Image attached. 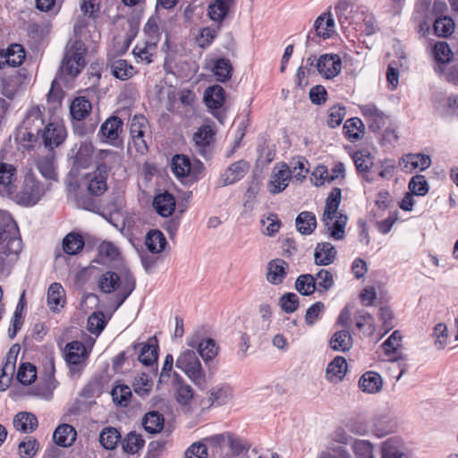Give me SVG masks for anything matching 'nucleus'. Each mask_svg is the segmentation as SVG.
<instances>
[{"label": "nucleus", "mask_w": 458, "mask_h": 458, "mask_svg": "<svg viewBox=\"0 0 458 458\" xmlns=\"http://www.w3.org/2000/svg\"><path fill=\"white\" fill-rule=\"evenodd\" d=\"M342 68V61L338 55H322L316 63V69L320 75L326 79H332L337 76Z\"/></svg>", "instance_id": "obj_15"}, {"label": "nucleus", "mask_w": 458, "mask_h": 458, "mask_svg": "<svg viewBox=\"0 0 458 458\" xmlns=\"http://www.w3.org/2000/svg\"><path fill=\"white\" fill-rule=\"evenodd\" d=\"M23 248L19 227L12 216L0 210V276L10 275Z\"/></svg>", "instance_id": "obj_1"}, {"label": "nucleus", "mask_w": 458, "mask_h": 458, "mask_svg": "<svg viewBox=\"0 0 458 458\" xmlns=\"http://www.w3.org/2000/svg\"><path fill=\"white\" fill-rule=\"evenodd\" d=\"M433 28L436 35L446 38L454 32V22L449 16H442L435 20Z\"/></svg>", "instance_id": "obj_56"}, {"label": "nucleus", "mask_w": 458, "mask_h": 458, "mask_svg": "<svg viewBox=\"0 0 458 458\" xmlns=\"http://www.w3.org/2000/svg\"><path fill=\"white\" fill-rule=\"evenodd\" d=\"M171 170L178 178L191 176L197 180L199 173L203 170V164L198 161L195 165H191L190 158L183 154H177L171 160Z\"/></svg>", "instance_id": "obj_10"}, {"label": "nucleus", "mask_w": 458, "mask_h": 458, "mask_svg": "<svg viewBox=\"0 0 458 458\" xmlns=\"http://www.w3.org/2000/svg\"><path fill=\"white\" fill-rule=\"evenodd\" d=\"M198 352L207 363L212 360L218 354V346L212 338L201 339Z\"/></svg>", "instance_id": "obj_57"}, {"label": "nucleus", "mask_w": 458, "mask_h": 458, "mask_svg": "<svg viewBox=\"0 0 458 458\" xmlns=\"http://www.w3.org/2000/svg\"><path fill=\"white\" fill-rule=\"evenodd\" d=\"M37 378L36 367L30 363H23L18 369L17 379L22 385H30Z\"/></svg>", "instance_id": "obj_64"}, {"label": "nucleus", "mask_w": 458, "mask_h": 458, "mask_svg": "<svg viewBox=\"0 0 458 458\" xmlns=\"http://www.w3.org/2000/svg\"><path fill=\"white\" fill-rule=\"evenodd\" d=\"M107 174L96 168L94 171L86 173L81 177V186L93 196H102L107 190Z\"/></svg>", "instance_id": "obj_11"}, {"label": "nucleus", "mask_w": 458, "mask_h": 458, "mask_svg": "<svg viewBox=\"0 0 458 458\" xmlns=\"http://www.w3.org/2000/svg\"><path fill=\"white\" fill-rule=\"evenodd\" d=\"M87 47L81 40H75L66 50L62 61L60 76L74 78L85 66Z\"/></svg>", "instance_id": "obj_4"}, {"label": "nucleus", "mask_w": 458, "mask_h": 458, "mask_svg": "<svg viewBox=\"0 0 458 458\" xmlns=\"http://www.w3.org/2000/svg\"><path fill=\"white\" fill-rule=\"evenodd\" d=\"M313 276L315 277L318 292H327L334 285V276L329 270L321 268Z\"/></svg>", "instance_id": "obj_59"}, {"label": "nucleus", "mask_w": 458, "mask_h": 458, "mask_svg": "<svg viewBox=\"0 0 458 458\" xmlns=\"http://www.w3.org/2000/svg\"><path fill=\"white\" fill-rule=\"evenodd\" d=\"M98 170L106 174L115 166L119 165L122 161V157L116 151L110 149H100L97 154Z\"/></svg>", "instance_id": "obj_23"}, {"label": "nucleus", "mask_w": 458, "mask_h": 458, "mask_svg": "<svg viewBox=\"0 0 458 458\" xmlns=\"http://www.w3.org/2000/svg\"><path fill=\"white\" fill-rule=\"evenodd\" d=\"M47 188L31 175L24 179L21 189L15 195V201L25 207L36 205L44 196Z\"/></svg>", "instance_id": "obj_6"}, {"label": "nucleus", "mask_w": 458, "mask_h": 458, "mask_svg": "<svg viewBox=\"0 0 458 458\" xmlns=\"http://www.w3.org/2000/svg\"><path fill=\"white\" fill-rule=\"evenodd\" d=\"M37 167L43 177L48 180L56 182L58 174L55 164V157L53 154H48L45 157H38L37 161Z\"/></svg>", "instance_id": "obj_37"}, {"label": "nucleus", "mask_w": 458, "mask_h": 458, "mask_svg": "<svg viewBox=\"0 0 458 458\" xmlns=\"http://www.w3.org/2000/svg\"><path fill=\"white\" fill-rule=\"evenodd\" d=\"M76 430L69 424H63L58 426L54 434L53 439L55 443L62 447L71 446L76 439Z\"/></svg>", "instance_id": "obj_33"}, {"label": "nucleus", "mask_w": 458, "mask_h": 458, "mask_svg": "<svg viewBox=\"0 0 458 458\" xmlns=\"http://www.w3.org/2000/svg\"><path fill=\"white\" fill-rule=\"evenodd\" d=\"M111 396L114 404L127 407L131 398V390L126 385H117L113 387Z\"/></svg>", "instance_id": "obj_51"}, {"label": "nucleus", "mask_w": 458, "mask_h": 458, "mask_svg": "<svg viewBox=\"0 0 458 458\" xmlns=\"http://www.w3.org/2000/svg\"><path fill=\"white\" fill-rule=\"evenodd\" d=\"M430 165V157L421 153L407 154L403 156L399 160V165L405 173H411L416 169L424 171L428 168Z\"/></svg>", "instance_id": "obj_17"}, {"label": "nucleus", "mask_w": 458, "mask_h": 458, "mask_svg": "<svg viewBox=\"0 0 458 458\" xmlns=\"http://www.w3.org/2000/svg\"><path fill=\"white\" fill-rule=\"evenodd\" d=\"M232 1L233 0H213L208 4L209 18L214 21H222L228 13Z\"/></svg>", "instance_id": "obj_44"}, {"label": "nucleus", "mask_w": 458, "mask_h": 458, "mask_svg": "<svg viewBox=\"0 0 458 458\" xmlns=\"http://www.w3.org/2000/svg\"><path fill=\"white\" fill-rule=\"evenodd\" d=\"M214 131L209 125H203L193 134L196 151L202 157H207L209 153L210 144L213 141Z\"/></svg>", "instance_id": "obj_19"}, {"label": "nucleus", "mask_w": 458, "mask_h": 458, "mask_svg": "<svg viewBox=\"0 0 458 458\" xmlns=\"http://www.w3.org/2000/svg\"><path fill=\"white\" fill-rule=\"evenodd\" d=\"M44 125V120L40 108L37 106L30 107L19 129V135H21L22 140L36 142Z\"/></svg>", "instance_id": "obj_7"}, {"label": "nucleus", "mask_w": 458, "mask_h": 458, "mask_svg": "<svg viewBox=\"0 0 458 458\" xmlns=\"http://www.w3.org/2000/svg\"><path fill=\"white\" fill-rule=\"evenodd\" d=\"M408 187L411 194L416 196H425L429 190L425 176L421 174L412 176L409 182Z\"/></svg>", "instance_id": "obj_61"}, {"label": "nucleus", "mask_w": 458, "mask_h": 458, "mask_svg": "<svg viewBox=\"0 0 458 458\" xmlns=\"http://www.w3.org/2000/svg\"><path fill=\"white\" fill-rule=\"evenodd\" d=\"M316 35L319 38H329L335 31V20L331 13H324L314 22Z\"/></svg>", "instance_id": "obj_26"}, {"label": "nucleus", "mask_w": 458, "mask_h": 458, "mask_svg": "<svg viewBox=\"0 0 458 458\" xmlns=\"http://www.w3.org/2000/svg\"><path fill=\"white\" fill-rule=\"evenodd\" d=\"M340 442L349 444L356 458H375L373 445L368 440L345 436L340 438Z\"/></svg>", "instance_id": "obj_24"}, {"label": "nucleus", "mask_w": 458, "mask_h": 458, "mask_svg": "<svg viewBox=\"0 0 458 458\" xmlns=\"http://www.w3.org/2000/svg\"><path fill=\"white\" fill-rule=\"evenodd\" d=\"M359 386L364 393L377 394L382 389L383 380L378 373L367 371L360 377Z\"/></svg>", "instance_id": "obj_31"}, {"label": "nucleus", "mask_w": 458, "mask_h": 458, "mask_svg": "<svg viewBox=\"0 0 458 458\" xmlns=\"http://www.w3.org/2000/svg\"><path fill=\"white\" fill-rule=\"evenodd\" d=\"M25 50L20 44H12L0 53V69L5 64L12 67L20 66L25 60Z\"/></svg>", "instance_id": "obj_18"}, {"label": "nucleus", "mask_w": 458, "mask_h": 458, "mask_svg": "<svg viewBox=\"0 0 458 458\" xmlns=\"http://www.w3.org/2000/svg\"><path fill=\"white\" fill-rule=\"evenodd\" d=\"M110 71L113 76L121 81L128 80L136 73L135 68L124 59L112 61Z\"/></svg>", "instance_id": "obj_39"}, {"label": "nucleus", "mask_w": 458, "mask_h": 458, "mask_svg": "<svg viewBox=\"0 0 458 458\" xmlns=\"http://www.w3.org/2000/svg\"><path fill=\"white\" fill-rule=\"evenodd\" d=\"M64 289L59 283L52 284L47 291V303L52 310H57L64 302Z\"/></svg>", "instance_id": "obj_49"}, {"label": "nucleus", "mask_w": 458, "mask_h": 458, "mask_svg": "<svg viewBox=\"0 0 458 458\" xmlns=\"http://www.w3.org/2000/svg\"><path fill=\"white\" fill-rule=\"evenodd\" d=\"M145 444L142 437L136 432H130L123 441L124 452L134 454L143 448Z\"/></svg>", "instance_id": "obj_58"}, {"label": "nucleus", "mask_w": 458, "mask_h": 458, "mask_svg": "<svg viewBox=\"0 0 458 458\" xmlns=\"http://www.w3.org/2000/svg\"><path fill=\"white\" fill-rule=\"evenodd\" d=\"M295 225L300 233L311 234L317 226L316 216L312 212L302 211L297 216Z\"/></svg>", "instance_id": "obj_38"}, {"label": "nucleus", "mask_w": 458, "mask_h": 458, "mask_svg": "<svg viewBox=\"0 0 458 458\" xmlns=\"http://www.w3.org/2000/svg\"><path fill=\"white\" fill-rule=\"evenodd\" d=\"M204 101L209 109H220L225 101L224 89L220 85L208 87L204 92Z\"/></svg>", "instance_id": "obj_30"}, {"label": "nucleus", "mask_w": 458, "mask_h": 458, "mask_svg": "<svg viewBox=\"0 0 458 458\" xmlns=\"http://www.w3.org/2000/svg\"><path fill=\"white\" fill-rule=\"evenodd\" d=\"M342 199L339 188H334L326 199L325 209L321 217L325 233L335 241L344 240L348 217L338 211Z\"/></svg>", "instance_id": "obj_2"}, {"label": "nucleus", "mask_w": 458, "mask_h": 458, "mask_svg": "<svg viewBox=\"0 0 458 458\" xmlns=\"http://www.w3.org/2000/svg\"><path fill=\"white\" fill-rule=\"evenodd\" d=\"M295 289L301 295H310L316 291L315 277L310 274L299 276L295 282Z\"/></svg>", "instance_id": "obj_54"}, {"label": "nucleus", "mask_w": 458, "mask_h": 458, "mask_svg": "<svg viewBox=\"0 0 458 458\" xmlns=\"http://www.w3.org/2000/svg\"><path fill=\"white\" fill-rule=\"evenodd\" d=\"M267 268V280L276 285L284 281L287 274L288 264L281 259H276L268 262Z\"/></svg>", "instance_id": "obj_28"}, {"label": "nucleus", "mask_w": 458, "mask_h": 458, "mask_svg": "<svg viewBox=\"0 0 458 458\" xmlns=\"http://www.w3.org/2000/svg\"><path fill=\"white\" fill-rule=\"evenodd\" d=\"M14 428L23 433L32 432L38 427L36 416L30 412H19L13 418Z\"/></svg>", "instance_id": "obj_35"}, {"label": "nucleus", "mask_w": 458, "mask_h": 458, "mask_svg": "<svg viewBox=\"0 0 458 458\" xmlns=\"http://www.w3.org/2000/svg\"><path fill=\"white\" fill-rule=\"evenodd\" d=\"M345 137L351 141L354 142L364 134V124L361 119L353 117L346 120L344 125Z\"/></svg>", "instance_id": "obj_41"}, {"label": "nucleus", "mask_w": 458, "mask_h": 458, "mask_svg": "<svg viewBox=\"0 0 458 458\" xmlns=\"http://www.w3.org/2000/svg\"><path fill=\"white\" fill-rule=\"evenodd\" d=\"M72 160V167L70 174H76L80 169H85L91 164L94 147L91 142H81L78 147H74L71 150Z\"/></svg>", "instance_id": "obj_13"}, {"label": "nucleus", "mask_w": 458, "mask_h": 458, "mask_svg": "<svg viewBox=\"0 0 458 458\" xmlns=\"http://www.w3.org/2000/svg\"><path fill=\"white\" fill-rule=\"evenodd\" d=\"M397 423L395 420L387 414H380L374 417L371 431L377 437H383L395 431Z\"/></svg>", "instance_id": "obj_20"}, {"label": "nucleus", "mask_w": 458, "mask_h": 458, "mask_svg": "<svg viewBox=\"0 0 458 458\" xmlns=\"http://www.w3.org/2000/svg\"><path fill=\"white\" fill-rule=\"evenodd\" d=\"M121 441L120 432L113 427L104 428L99 435V442L105 449L113 450Z\"/></svg>", "instance_id": "obj_46"}, {"label": "nucleus", "mask_w": 458, "mask_h": 458, "mask_svg": "<svg viewBox=\"0 0 458 458\" xmlns=\"http://www.w3.org/2000/svg\"><path fill=\"white\" fill-rule=\"evenodd\" d=\"M381 458H410L401 439L391 437L382 443Z\"/></svg>", "instance_id": "obj_22"}, {"label": "nucleus", "mask_w": 458, "mask_h": 458, "mask_svg": "<svg viewBox=\"0 0 458 458\" xmlns=\"http://www.w3.org/2000/svg\"><path fill=\"white\" fill-rule=\"evenodd\" d=\"M359 108L372 131H379L386 123V115L374 103L360 105Z\"/></svg>", "instance_id": "obj_14"}, {"label": "nucleus", "mask_w": 458, "mask_h": 458, "mask_svg": "<svg viewBox=\"0 0 458 458\" xmlns=\"http://www.w3.org/2000/svg\"><path fill=\"white\" fill-rule=\"evenodd\" d=\"M91 108L89 100L85 97H77L71 103L70 114L72 119L81 121L90 114Z\"/></svg>", "instance_id": "obj_36"}, {"label": "nucleus", "mask_w": 458, "mask_h": 458, "mask_svg": "<svg viewBox=\"0 0 458 458\" xmlns=\"http://www.w3.org/2000/svg\"><path fill=\"white\" fill-rule=\"evenodd\" d=\"M250 165L245 160H239L232 164L221 175L223 186L233 184L241 180L248 172Z\"/></svg>", "instance_id": "obj_21"}, {"label": "nucleus", "mask_w": 458, "mask_h": 458, "mask_svg": "<svg viewBox=\"0 0 458 458\" xmlns=\"http://www.w3.org/2000/svg\"><path fill=\"white\" fill-rule=\"evenodd\" d=\"M153 207L157 213L164 217L171 216L175 209V199L168 192L157 194L153 200Z\"/></svg>", "instance_id": "obj_29"}, {"label": "nucleus", "mask_w": 458, "mask_h": 458, "mask_svg": "<svg viewBox=\"0 0 458 458\" xmlns=\"http://www.w3.org/2000/svg\"><path fill=\"white\" fill-rule=\"evenodd\" d=\"M88 352L85 345L80 341L68 343L64 349V359L71 374L80 373L86 365Z\"/></svg>", "instance_id": "obj_8"}, {"label": "nucleus", "mask_w": 458, "mask_h": 458, "mask_svg": "<svg viewBox=\"0 0 458 458\" xmlns=\"http://www.w3.org/2000/svg\"><path fill=\"white\" fill-rule=\"evenodd\" d=\"M83 247V237L78 233H70L63 240V250L68 255L79 253Z\"/></svg>", "instance_id": "obj_45"}, {"label": "nucleus", "mask_w": 458, "mask_h": 458, "mask_svg": "<svg viewBox=\"0 0 458 458\" xmlns=\"http://www.w3.org/2000/svg\"><path fill=\"white\" fill-rule=\"evenodd\" d=\"M352 160L359 173H368L374 164V157L366 150L356 151Z\"/></svg>", "instance_id": "obj_53"}, {"label": "nucleus", "mask_w": 458, "mask_h": 458, "mask_svg": "<svg viewBox=\"0 0 458 458\" xmlns=\"http://www.w3.org/2000/svg\"><path fill=\"white\" fill-rule=\"evenodd\" d=\"M292 171L285 163L276 164L272 169L267 183V190L271 194L282 192L289 184Z\"/></svg>", "instance_id": "obj_12"}, {"label": "nucleus", "mask_w": 458, "mask_h": 458, "mask_svg": "<svg viewBox=\"0 0 458 458\" xmlns=\"http://www.w3.org/2000/svg\"><path fill=\"white\" fill-rule=\"evenodd\" d=\"M15 168L12 165L0 163V194L11 195L13 192Z\"/></svg>", "instance_id": "obj_34"}, {"label": "nucleus", "mask_w": 458, "mask_h": 458, "mask_svg": "<svg viewBox=\"0 0 458 458\" xmlns=\"http://www.w3.org/2000/svg\"><path fill=\"white\" fill-rule=\"evenodd\" d=\"M164 422L163 415L156 411L146 413L142 420L144 429L150 434L160 432L164 428Z\"/></svg>", "instance_id": "obj_42"}, {"label": "nucleus", "mask_w": 458, "mask_h": 458, "mask_svg": "<svg viewBox=\"0 0 458 458\" xmlns=\"http://www.w3.org/2000/svg\"><path fill=\"white\" fill-rule=\"evenodd\" d=\"M139 360L145 366H153L157 361V350L152 344H146L142 346L139 355Z\"/></svg>", "instance_id": "obj_63"}, {"label": "nucleus", "mask_w": 458, "mask_h": 458, "mask_svg": "<svg viewBox=\"0 0 458 458\" xmlns=\"http://www.w3.org/2000/svg\"><path fill=\"white\" fill-rule=\"evenodd\" d=\"M167 242L162 232L151 230L147 233L145 245L152 253H160L165 247Z\"/></svg>", "instance_id": "obj_43"}, {"label": "nucleus", "mask_w": 458, "mask_h": 458, "mask_svg": "<svg viewBox=\"0 0 458 458\" xmlns=\"http://www.w3.org/2000/svg\"><path fill=\"white\" fill-rule=\"evenodd\" d=\"M98 285L103 293L116 292L114 310H117L134 291L136 282L130 271H123L121 275L114 271H106L98 277Z\"/></svg>", "instance_id": "obj_3"}, {"label": "nucleus", "mask_w": 458, "mask_h": 458, "mask_svg": "<svg viewBox=\"0 0 458 458\" xmlns=\"http://www.w3.org/2000/svg\"><path fill=\"white\" fill-rule=\"evenodd\" d=\"M157 44L145 40L142 44H137L134 47L132 53L136 58L140 59V61H143L146 64H150L152 62V56L157 49Z\"/></svg>", "instance_id": "obj_55"}, {"label": "nucleus", "mask_w": 458, "mask_h": 458, "mask_svg": "<svg viewBox=\"0 0 458 458\" xmlns=\"http://www.w3.org/2000/svg\"><path fill=\"white\" fill-rule=\"evenodd\" d=\"M123 131V122L116 115L107 118L100 126L98 135L102 141L107 142L114 147L123 143L121 138Z\"/></svg>", "instance_id": "obj_9"}, {"label": "nucleus", "mask_w": 458, "mask_h": 458, "mask_svg": "<svg viewBox=\"0 0 458 458\" xmlns=\"http://www.w3.org/2000/svg\"><path fill=\"white\" fill-rule=\"evenodd\" d=\"M175 366L181 369L196 386L202 387L206 384V376L202 365L193 350H185L178 356Z\"/></svg>", "instance_id": "obj_5"}, {"label": "nucleus", "mask_w": 458, "mask_h": 458, "mask_svg": "<svg viewBox=\"0 0 458 458\" xmlns=\"http://www.w3.org/2000/svg\"><path fill=\"white\" fill-rule=\"evenodd\" d=\"M347 371L346 360L342 356H336L328 365L326 370L327 379L333 383H338L345 376Z\"/></svg>", "instance_id": "obj_32"}, {"label": "nucleus", "mask_w": 458, "mask_h": 458, "mask_svg": "<svg viewBox=\"0 0 458 458\" xmlns=\"http://www.w3.org/2000/svg\"><path fill=\"white\" fill-rule=\"evenodd\" d=\"M174 398L176 402L182 405H189L194 397L193 388L188 385L177 373L174 374Z\"/></svg>", "instance_id": "obj_25"}, {"label": "nucleus", "mask_w": 458, "mask_h": 458, "mask_svg": "<svg viewBox=\"0 0 458 458\" xmlns=\"http://www.w3.org/2000/svg\"><path fill=\"white\" fill-rule=\"evenodd\" d=\"M335 12L343 27L351 24V14L353 12V4L350 0H339L335 6Z\"/></svg>", "instance_id": "obj_52"}, {"label": "nucleus", "mask_w": 458, "mask_h": 458, "mask_svg": "<svg viewBox=\"0 0 458 458\" xmlns=\"http://www.w3.org/2000/svg\"><path fill=\"white\" fill-rule=\"evenodd\" d=\"M39 444L36 438L26 437L18 445L19 454L21 458H33L38 450Z\"/></svg>", "instance_id": "obj_60"}, {"label": "nucleus", "mask_w": 458, "mask_h": 458, "mask_svg": "<svg viewBox=\"0 0 458 458\" xmlns=\"http://www.w3.org/2000/svg\"><path fill=\"white\" fill-rule=\"evenodd\" d=\"M39 137L44 145L54 149L60 146L66 138V130L64 125L51 123L47 124L44 130H41Z\"/></svg>", "instance_id": "obj_16"}, {"label": "nucleus", "mask_w": 458, "mask_h": 458, "mask_svg": "<svg viewBox=\"0 0 458 458\" xmlns=\"http://www.w3.org/2000/svg\"><path fill=\"white\" fill-rule=\"evenodd\" d=\"M402 346V335L400 331H394L389 337L382 344L381 347L384 350L385 354L391 360H395L398 358L394 357L397 351Z\"/></svg>", "instance_id": "obj_48"}, {"label": "nucleus", "mask_w": 458, "mask_h": 458, "mask_svg": "<svg viewBox=\"0 0 458 458\" xmlns=\"http://www.w3.org/2000/svg\"><path fill=\"white\" fill-rule=\"evenodd\" d=\"M233 396V390L230 386L222 384L214 386L210 390L209 399L213 404L223 405L227 403Z\"/></svg>", "instance_id": "obj_47"}, {"label": "nucleus", "mask_w": 458, "mask_h": 458, "mask_svg": "<svg viewBox=\"0 0 458 458\" xmlns=\"http://www.w3.org/2000/svg\"><path fill=\"white\" fill-rule=\"evenodd\" d=\"M152 380L145 373H142L141 375H139L134 378V392L141 397L148 395L150 390L152 389Z\"/></svg>", "instance_id": "obj_62"}, {"label": "nucleus", "mask_w": 458, "mask_h": 458, "mask_svg": "<svg viewBox=\"0 0 458 458\" xmlns=\"http://www.w3.org/2000/svg\"><path fill=\"white\" fill-rule=\"evenodd\" d=\"M232 70V64L226 58H218L216 60L212 68L216 81L220 82H225L231 78Z\"/></svg>", "instance_id": "obj_50"}, {"label": "nucleus", "mask_w": 458, "mask_h": 458, "mask_svg": "<svg viewBox=\"0 0 458 458\" xmlns=\"http://www.w3.org/2000/svg\"><path fill=\"white\" fill-rule=\"evenodd\" d=\"M330 346L336 352H347L352 347V337L347 329L335 332L331 340Z\"/></svg>", "instance_id": "obj_40"}, {"label": "nucleus", "mask_w": 458, "mask_h": 458, "mask_svg": "<svg viewBox=\"0 0 458 458\" xmlns=\"http://www.w3.org/2000/svg\"><path fill=\"white\" fill-rule=\"evenodd\" d=\"M337 251L330 242L318 243L314 251L315 263L318 266L332 264L336 258Z\"/></svg>", "instance_id": "obj_27"}]
</instances>
